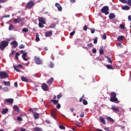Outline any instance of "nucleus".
Returning <instances> with one entry per match:
<instances>
[{"instance_id":"obj_3","label":"nucleus","mask_w":131,"mask_h":131,"mask_svg":"<svg viewBox=\"0 0 131 131\" xmlns=\"http://www.w3.org/2000/svg\"><path fill=\"white\" fill-rule=\"evenodd\" d=\"M9 77V75L6 73V72H0V78L1 79H4Z\"/></svg>"},{"instance_id":"obj_43","label":"nucleus","mask_w":131,"mask_h":131,"mask_svg":"<svg viewBox=\"0 0 131 131\" xmlns=\"http://www.w3.org/2000/svg\"><path fill=\"white\" fill-rule=\"evenodd\" d=\"M12 29H14V26L13 25H10L9 30H12Z\"/></svg>"},{"instance_id":"obj_59","label":"nucleus","mask_w":131,"mask_h":131,"mask_svg":"<svg viewBox=\"0 0 131 131\" xmlns=\"http://www.w3.org/2000/svg\"><path fill=\"white\" fill-rule=\"evenodd\" d=\"M103 128L106 131H110V130H109V128L108 127H103Z\"/></svg>"},{"instance_id":"obj_55","label":"nucleus","mask_w":131,"mask_h":131,"mask_svg":"<svg viewBox=\"0 0 131 131\" xmlns=\"http://www.w3.org/2000/svg\"><path fill=\"white\" fill-rule=\"evenodd\" d=\"M92 52L93 53H94V54H96V53H97V50L96 49V48H94L93 49H92Z\"/></svg>"},{"instance_id":"obj_50","label":"nucleus","mask_w":131,"mask_h":131,"mask_svg":"<svg viewBox=\"0 0 131 131\" xmlns=\"http://www.w3.org/2000/svg\"><path fill=\"white\" fill-rule=\"evenodd\" d=\"M34 110H35V109H34V108H30L29 110V111L30 112H32V113H33V112H34Z\"/></svg>"},{"instance_id":"obj_18","label":"nucleus","mask_w":131,"mask_h":131,"mask_svg":"<svg viewBox=\"0 0 131 131\" xmlns=\"http://www.w3.org/2000/svg\"><path fill=\"white\" fill-rule=\"evenodd\" d=\"M27 56V53H24L22 56V58L25 60V61H28V58H26Z\"/></svg>"},{"instance_id":"obj_61","label":"nucleus","mask_w":131,"mask_h":131,"mask_svg":"<svg viewBox=\"0 0 131 131\" xmlns=\"http://www.w3.org/2000/svg\"><path fill=\"white\" fill-rule=\"evenodd\" d=\"M46 121L48 124H51V121H50V120H46Z\"/></svg>"},{"instance_id":"obj_45","label":"nucleus","mask_w":131,"mask_h":131,"mask_svg":"<svg viewBox=\"0 0 131 131\" xmlns=\"http://www.w3.org/2000/svg\"><path fill=\"white\" fill-rule=\"evenodd\" d=\"M126 3L127 5H128V6H131V0H127Z\"/></svg>"},{"instance_id":"obj_26","label":"nucleus","mask_w":131,"mask_h":131,"mask_svg":"<svg viewBox=\"0 0 131 131\" xmlns=\"http://www.w3.org/2000/svg\"><path fill=\"white\" fill-rule=\"evenodd\" d=\"M50 102H52L54 105H57L58 103H59V101L56 100V99H52L50 101Z\"/></svg>"},{"instance_id":"obj_11","label":"nucleus","mask_w":131,"mask_h":131,"mask_svg":"<svg viewBox=\"0 0 131 131\" xmlns=\"http://www.w3.org/2000/svg\"><path fill=\"white\" fill-rule=\"evenodd\" d=\"M23 21V19L19 17H18L17 18H15L13 20V22H14L15 24H19Z\"/></svg>"},{"instance_id":"obj_13","label":"nucleus","mask_w":131,"mask_h":131,"mask_svg":"<svg viewBox=\"0 0 131 131\" xmlns=\"http://www.w3.org/2000/svg\"><path fill=\"white\" fill-rule=\"evenodd\" d=\"M53 35V32L52 31L45 32L46 37H50Z\"/></svg>"},{"instance_id":"obj_39","label":"nucleus","mask_w":131,"mask_h":131,"mask_svg":"<svg viewBox=\"0 0 131 131\" xmlns=\"http://www.w3.org/2000/svg\"><path fill=\"white\" fill-rule=\"evenodd\" d=\"M49 67H50V68H53L54 67V63H53V62H50Z\"/></svg>"},{"instance_id":"obj_37","label":"nucleus","mask_w":131,"mask_h":131,"mask_svg":"<svg viewBox=\"0 0 131 131\" xmlns=\"http://www.w3.org/2000/svg\"><path fill=\"white\" fill-rule=\"evenodd\" d=\"M23 32H26V33L28 32V29L26 28H23Z\"/></svg>"},{"instance_id":"obj_22","label":"nucleus","mask_w":131,"mask_h":131,"mask_svg":"<svg viewBox=\"0 0 131 131\" xmlns=\"http://www.w3.org/2000/svg\"><path fill=\"white\" fill-rule=\"evenodd\" d=\"M13 109L15 111H17V112H20V110L19 109V107L17 105L13 106Z\"/></svg>"},{"instance_id":"obj_57","label":"nucleus","mask_w":131,"mask_h":131,"mask_svg":"<svg viewBox=\"0 0 131 131\" xmlns=\"http://www.w3.org/2000/svg\"><path fill=\"white\" fill-rule=\"evenodd\" d=\"M7 0H0V4H4V3H6Z\"/></svg>"},{"instance_id":"obj_21","label":"nucleus","mask_w":131,"mask_h":131,"mask_svg":"<svg viewBox=\"0 0 131 131\" xmlns=\"http://www.w3.org/2000/svg\"><path fill=\"white\" fill-rule=\"evenodd\" d=\"M122 10H124L125 11H127L129 10L130 8L128 6L126 5V6H122Z\"/></svg>"},{"instance_id":"obj_58","label":"nucleus","mask_w":131,"mask_h":131,"mask_svg":"<svg viewBox=\"0 0 131 131\" xmlns=\"http://www.w3.org/2000/svg\"><path fill=\"white\" fill-rule=\"evenodd\" d=\"M90 30H91V33L92 34H93V33H95V29H90Z\"/></svg>"},{"instance_id":"obj_10","label":"nucleus","mask_w":131,"mask_h":131,"mask_svg":"<svg viewBox=\"0 0 131 131\" xmlns=\"http://www.w3.org/2000/svg\"><path fill=\"white\" fill-rule=\"evenodd\" d=\"M41 88L43 91H49V86L45 83L42 84Z\"/></svg>"},{"instance_id":"obj_30","label":"nucleus","mask_w":131,"mask_h":131,"mask_svg":"<svg viewBox=\"0 0 131 131\" xmlns=\"http://www.w3.org/2000/svg\"><path fill=\"white\" fill-rule=\"evenodd\" d=\"M106 58L107 59V62L108 63H110V64H112L113 63L112 60H111V58L110 57L106 56Z\"/></svg>"},{"instance_id":"obj_8","label":"nucleus","mask_w":131,"mask_h":131,"mask_svg":"<svg viewBox=\"0 0 131 131\" xmlns=\"http://www.w3.org/2000/svg\"><path fill=\"white\" fill-rule=\"evenodd\" d=\"M10 45L13 47V49H16L18 47V42L16 40H13L10 42Z\"/></svg>"},{"instance_id":"obj_2","label":"nucleus","mask_w":131,"mask_h":131,"mask_svg":"<svg viewBox=\"0 0 131 131\" xmlns=\"http://www.w3.org/2000/svg\"><path fill=\"white\" fill-rule=\"evenodd\" d=\"M109 11V7L108 6H104L101 9V12L103 14H105V15H108L109 11Z\"/></svg>"},{"instance_id":"obj_5","label":"nucleus","mask_w":131,"mask_h":131,"mask_svg":"<svg viewBox=\"0 0 131 131\" xmlns=\"http://www.w3.org/2000/svg\"><path fill=\"white\" fill-rule=\"evenodd\" d=\"M34 60L36 63V64H37L38 65H40L42 64V61L40 60V58H39V57L35 56L34 57Z\"/></svg>"},{"instance_id":"obj_41","label":"nucleus","mask_w":131,"mask_h":131,"mask_svg":"<svg viewBox=\"0 0 131 131\" xmlns=\"http://www.w3.org/2000/svg\"><path fill=\"white\" fill-rule=\"evenodd\" d=\"M43 23H39V27H40V28H42V27H43Z\"/></svg>"},{"instance_id":"obj_36","label":"nucleus","mask_w":131,"mask_h":131,"mask_svg":"<svg viewBox=\"0 0 131 131\" xmlns=\"http://www.w3.org/2000/svg\"><path fill=\"white\" fill-rule=\"evenodd\" d=\"M56 27V24H52L49 26V28H55Z\"/></svg>"},{"instance_id":"obj_51","label":"nucleus","mask_w":131,"mask_h":131,"mask_svg":"<svg viewBox=\"0 0 131 131\" xmlns=\"http://www.w3.org/2000/svg\"><path fill=\"white\" fill-rule=\"evenodd\" d=\"M56 108L57 109H60V108H61V104H60V103H58L56 106Z\"/></svg>"},{"instance_id":"obj_17","label":"nucleus","mask_w":131,"mask_h":131,"mask_svg":"<svg viewBox=\"0 0 131 131\" xmlns=\"http://www.w3.org/2000/svg\"><path fill=\"white\" fill-rule=\"evenodd\" d=\"M33 116L35 119H38V118H39V114L37 113H34Z\"/></svg>"},{"instance_id":"obj_60","label":"nucleus","mask_w":131,"mask_h":131,"mask_svg":"<svg viewBox=\"0 0 131 131\" xmlns=\"http://www.w3.org/2000/svg\"><path fill=\"white\" fill-rule=\"evenodd\" d=\"M120 2L123 3L124 4H126V0H120Z\"/></svg>"},{"instance_id":"obj_46","label":"nucleus","mask_w":131,"mask_h":131,"mask_svg":"<svg viewBox=\"0 0 131 131\" xmlns=\"http://www.w3.org/2000/svg\"><path fill=\"white\" fill-rule=\"evenodd\" d=\"M74 34H75V31H73V32L70 33V35L71 36H73V35H74Z\"/></svg>"},{"instance_id":"obj_31","label":"nucleus","mask_w":131,"mask_h":131,"mask_svg":"<svg viewBox=\"0 0 131 131\" xmlns=\"http://www.w3.org/2000/svg\"><path fill=\"white\" fill-rule=\"evenodd\" d=\"M34 131H42V129L41 128L38 127H36L34 128Z\"/></svg>"},{"instance_id":"obj_1","label":"nucleus","mask_w":131,"mask_h":131,"mask_svg":"<svg viewBox=\"0 0 131 131\" xmlns=\"http://www.w3.org/2000/svg\"><path fill=\"white\" fill-rule=\"evenodd\" d=\"M9 46V42L6 40H3L0 43V50L1 51H4L5 48Z\"/></svg>"},{"instance_id":"obj_27","label":"nucleus","mask_w":131,"mask_h":131,"mask_svg":"<svg viewBox=\"0 0 131 131\" xmlns=\"http://www.w3.org/2000/svg\"><path fill=\"white\" fill-rule=\"evenodd\" d=\"M106 119H107V120H108V121H110L111 122H112L113 123H114V120H113V119H112L110 117H107Z\"/></svg>"},{"instance_id":"obj_14","label":"nucleus","mask_w":131,"mask_h":131,"mask_svg":"<svg viewBox=\"0 0 131 131\" xmlns=\"http://www.w3.org/2000/svg\"><path fill=\"white\" fill-rule=\"evenodd\" d=\"M6 103H9V104H13L14 103V99L12 98H8L5 100Z\"/></svg>"},{"instance_id":"obj_9","label":"nucleus","mask_w":131,"mask_h":131,"mask_svg":"<svg viewBox=\"0 0 131 131\" xmlns=\"http://www.w3.org/2000/svg\"><path fill=\"white\" fill-rule=\"evenodd\" d=\"M111 102H113V103H119V101H118V99L116 97H111L110 98Z\"/></svg>"},{"instance_id":"obj_40","label":"nucleus","mask_w":131,"mask_h":131,"mask_svg":"<svg viewBox=\"0 0 131 131\" xmlns=\"http://www.w3.org/2000/svg\"><path fill=\"white\" fill-rule=\"evenodd\" d=\"M83 105H88V101L85 99H83Z\"/></svg>"},{"instance_id":"obj_15","label":"nucleus","mask_w":131,"mask_h":131,"mask_svg":"<svg viewBox=\"0 0 131 131\" xmlns=\"http://www.w3.org/2000/svg\"><path fill=\"white\" fill-rule=\"evenodd\" d=\"M53 81H54V78L51 77L50 79H49L47 81V83L48 84V85H51V84L53 83Z\"/></svg>"},{"instance_id":"obj_49","label":"nucleus","mask_w":131,"mask_h":131,"mask_svg":"<svg viewBox=\"0 0 131 131\" xmlns=\"http://www.w3.org/2000/svg\"><path fill=\"white\" fill-rule=\"evenodd\" d=\"M17 120H18V121H22L23 120L22 118L20 117H17Z\"/></svg>"},{"instance_id":"obj_64","label":"nucleus","mask_w":131,"mask_h":131,"mask_svg":"<svg viewBox=\"0 0 131 131\" xmlns=\"http://www.w3.org/2000/svg\"><path fill=\"white\" fill-rule=\"evenodd\" d=\"M128 20H129V21H131V15H129L128 16Z\"/></svg>"},{"instance_id":"obj_56","label":"nucleus","mask_w":131,"mask_h":131,"mask_svg":"<svg viewBox=\"0 0 131 131\" xmlns=\"http://www.w3.org/2000/svg\"><path fill=\"white\" fill-rule=\"evenodd\" d=\"M83 30H84V31H86V30H88V26H84L83 27Z\"/></svg>"},{"instance_id":"obj_62","label":"nucleus","mask_w":131,"mask_h":131,"mask_svg":"<svg viewBox=\"0 0 131 131\" xmlns=\"http://www.w3.org/2000/svg\"><path fill=\"white\" fill-rule=\"evenodd\" d=\"M14 86H15V88H18V83H17V82L14 83Z\"/></svg>"},{"instance_id":"obj_32","label":"nucleus","mask_w":131,"mask_h":131,"mask_svg":"<svg viewBox=\"0 0 131 131\" xmlns=\"http://www.w3.org/2000/svg\"><path fill=\"white\" fill-rule=\"evenodd\" d=\"M122 39H123V36H120L118 37V38H117L118 41H121V40H122Z\"/></svg>"},{"instance_id":"obj_54","label":"nucleus","mask_w":131,"mask_h":131,"mask_svg":"<svg viewBox=\"0 0 131 131\" xmlns=\"http://www.w3.org/2000/svg\"><path fill=\"white\" fill-rule=\"evenodd\" d=\"M80 117H81V118L84 117V113L81 112V114L80 115Z\"/></svg>"},{"instance_id":"obj_4","label":"nucleus","mask_w":131,"mask_h":131,"mask_svg":"<svg viewBox=\"0 0 131 131\" xmlns=\"http://www.w3.org/2000/svg\"><path fill=\"white\" fill-rule=\"evenodd\" d=\"M34 5V1H30L26 5V8L27 9H31V8H32V7H33Z\"/></svg>"},{"instance_id":"obj_35","label":"nucleus","mask_w":131,"mask_h":131,"mask_svg":"<svg viewBox=\"0 0 131 131\" xmlns=\"http://www.w3.org/2000/svg\"><path fill=\"white\" fill-rule=\"evenodd\" d=\"M100 55H104V50L103 49L100 48L99 50Z\"/></svg>"},{"instance_id":"obj_63","label":"nucleus","mask_w":131,"mask_h":131,"mask_svg":"<svg viewBox=\"0 0 131 131\" xmlns=\"http://www.w3.org/2000/svg\"><path fill=\"white\" fill-rule=\"evenodd\" d=\"M20 131H26V128H21L20 129ZM28 131H29V130H28Z\"/></svg>"},{"instance_id":"obj_52","label":"nucleus","mask_w":131,"mask_h":131,"mask_svg":"<svg viewBox=\"0 0 131 131\" xmlns=\"http://www.w3.org/2000/svg\"><path fill=\"white\" fill-rule=\"evenodd\" d=\"M62 98V95L61 94L58 95H57V100H60Z\"/></svg>"},{"instance_id":"obj_34","label":"nucleus","mask_w":131,"mask_h":131,"mask_svg":"<svg viewBox=\"0 0 131 131\" xmlns=\"http://www.w3.org/2000/svg\"><path fill=\"white\" fill-rule=\"evenodd\" d=\"M35 40H36V41H39V40H40L39 35H38V34H37L36 36Z\"/></svg>"},{"instance_id":"obj_20","label":"nucleus","mask_w":131,"mask_h":131,"mask_svg":"<svg viewBox=\"0 0 131 131\" xmlns=\"http://www.w3.org/2000/svg\"><path fill=\"white\" fill-rule=\"evenodd\" d=\"M108 18L109 19H114V18H115V14H114V13H110Z\"/></svg>"},{"instance_id":"obj_25","label":"nucleus","mask_w":131,"mask_h":131,"mask_svg":"<svg viewBox=\"0 0 131 131\" xmlns=\"http://www.w3.org/2000/svg\"><path fill=\"white\" fill-rule=\"evenodd\" d=\"M4 85L7 86H10L11 85V82L10 81H4Z\"/></svg>"},{"instance_id":"obj_48","label":"nucleus","mask_w":131,"mask_h":131,"mask_svg":"<svg viewBox=\"0 0 131 131\" xmlns=\"http://www.w3.org/2000/svg\"><path fill=\"white\" fill-rule=\"evenodd\" d=\"M103 39H106L107 38V36L106 35V34H103L102 35Z\"/></svg>"},{"instance_id":"obj_23","label":"nucleus","mask_w":131,"mask_h":131,"mask_svg":"<svg viewBox=\"0 0 131 131\" xmlns=\"http://www.w3.org/2000/svg\"><path fill=\"white\" fill-rule=\"evenodd\" d=\"M21 79L22 81H25V82H28V79H27V78L24 76L21 77Z\"/></svg>"},{"instance_id":"obj_33","label":"nucleus","mask_w":131,"mask_h":131,"mask_svg":"<svg viewBox=\"0 0 131 131\" xmlns=\"http://www.w3.org/2000/svg\"><path fill=\"white\" fill-rule=\"evenodd\" d=\"M106 67L107 68V69H113V67L110 64H107Z\"/></svg>"},{"instance_id":"obj_29","label":"nucleus","mask_w":131,"mask_h":131,"mask_svg":"<svg viewBox=\"0 0 131 131\" xmlns=\"http://www.w3.org/2000/svg\"><path fill=\"white\" fill-rule=\"evenodd\" d=\"M111 96V98H116V93L115 92H112Z\"/></svg>"},{"instance_id":"obj_42","label":"nucleus","mask_w":131,"mask_h":131,"mask_svg":"<svg viewBox=\"0 0 131 131\" xmlns=\"http://www.w3.org/2000/svg\"><path fill=\"white\" fill-rule=\"evenodd\" d=\"M59 128H60V129H65V128H66L65 127V126H63V125H60L59 126Z\"/></svg>"},{"instance_id":"obj_16","label":"nucleus","mask_w":131,"mask_h":131,"mask_svg":"<svg viewBox=\"0 0 131 131\" xmlns=\"http://www.w3.org/2000/svg\"><path fill=\"white\" fill-rule=\"evenodd\" d=\"M111 109L114 112H118L119 111V107H117L115 106H112L111 107Z\"/></svg>"},{"instance_id":"obj_38","label":"nucleus","mask_w":131,"mask_h":131,"mask_svg":"<svg viewBox=\"0 0 131 131\" xmlns=\"http://www.w3.org/2000/svg\"><path fill=\"white\" fill-rule=\"evenodd\" d=\"M124 28H125V27L124 26V25H123V24L120 25V29H124Z\"/></svg>"},{"instance_id":"obj_7","label":"nucleus","mask_w":131,"mask_h":131,"mask_svg":"<svg viewBox=\"0 0 131 131\" xmlns=\"http://www.w3.org/2000/svg\"><path fill=\"white\" fill-rule=\"evenodd\" d=\"M51 114L54 119H56V114H57V109L54 108L51 111Z\"/></svg>"},{"instance_id":"obj_47","label":"nucleus","mask_w":131,"mask_h":131,"mask_svg":"<svg viewBox=\"0 0 131 131\" xmlns=\"http://www.w3.org/2000/svg\"><path fill=\"white\" fill-rule=\"evenodd\" d=\"M25 48V46L24 45H20L19 46V49H24Z\"/></svg>"},{"instance_id":"obj_12","label":"nucleus","mask_w":131,"mask_h":131,"mask_svg":"<svg viewBox=\"0 0 131 131\" xmlns=\"http://www.w3.org/2000/svg\"><path fill=\"white\" fill-rule=\"evenodd\" d=\"M55 6L58 9V11H59V12H62V7H61L60 4L56 3H55Z\"/></svg>"},{"instance_id":"obj_28","label":"nucleus","mask_w":131,"mask_h":131,"mask_svg":"<svg viewBox=\"0 0 131 131\" xmlns=\"http://www.w3.org/2000/svg\"><path fill=\"white\" fill-rule=\"evenodd\" d=\"M100 120L102 122V123H103V124H106V121H105V119H104L102 117H100Z\"/></svg>"},{"instance_id":"obj_44","label":"nucleus","mask_w":131,"mask_h":131,"mask_svg":"<svg viewBox=\"0 0 131 131\" xmlns=\"http://www.w3.org/2000/svg\"><path fill=\"white\" fill-rule=\"evenodd\" d=\"M97 42H98V37H95V38L94 40V43H95L96 45V43H97Z\"/></svg>"},{"instance_id":"obj_19","label":"nucleus","mask_w":131,"mask_h":131,"mask_svg":"<svg viewBox=\"0 0 131 131\" xmlns=\"http://www.w3.org/2000/svg\"><path fill=\"white\" fill-rule=\"evenodd\" d=\"M8 111H9L8 108H4L2 110V114L3 115L7 114V113H8Z\"/></svg>"},{"instance_id":"obj_6","label":"nucleus","mask_w":131,"mask_h":131,"mask_svg":"<svg viewBox=\"0 0 131 131\" xmlns=\"http://www.w3.org/2000/svg\"><path fill=\"white\" fill-rule=\"evenodd\" d=\"M23 66L22 64H17V66H13V68H14L15 70L17 72H21V70L19 69V68H22Z\"/></svg>"},{"instance_id":"obj_24","label":"nucleus","mask_w":131,"mask_h":131,"mask_svg":"<svg viewBox=\"0 0 131 131\" xmlns=\"http://www.w3.org/2000/svg\"><path fill=\"white\" fill-rule=\"evenodd\" d=\"M39 23H43L46 24V22H45V19L42 17L39 18Z\"/></svg>"},{"instance_id":"obj_53","label":"nucleus","mask_w":131,"mask_h":131,"mask_svg":"<svg viewBox=\"0 0 131 131\" xmlns=\"http://www.w3.org/2000/svg\"><path fill=\"white\" fill-rule=\"evenodd\" d=\"M87 47L88 48H92V47H93V44L92 43H89L88 44Z\"/></svg>"}]
</instances>
